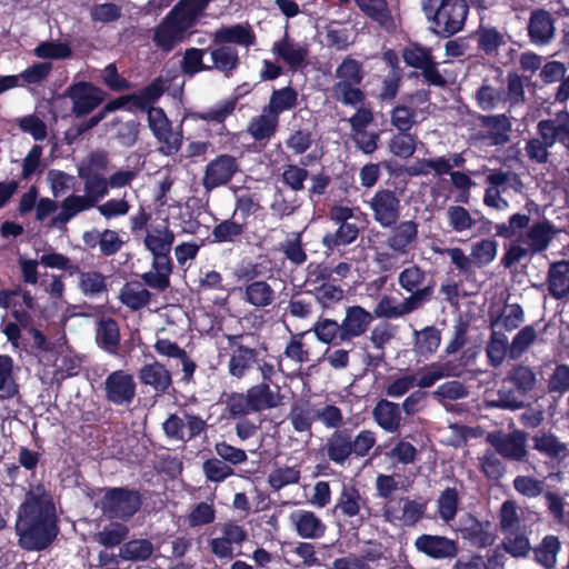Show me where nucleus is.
Returning <instances> with one entry per match:
<instances>
[{
  "label": "nucleus",
  "instance_id": "obj_1",
  "mask_svg": "<svg viewBox=\"0 0 569 569\" xmlns=\"http://www.w3.org/2000/svg\"><path fill=\"white\" fill-rule=\"evenodd\" d=\"M18 545L26 551H43L57 539L60 528L56 506L41 482L31 486L18 510Z\"/></svg>",
  "mask_w": 569,
  "mask_h": 569
},
{
  "label": "nucleus",
  "instance_id": "obj_2",
  "mask_svg": "<svg viewBox=\"0 0 569 569\" xmlns=\"http://www.w3.org/2000/svg\"><path fill=\"white\" fill-rule=\"evenodd\" d=\"M376 442V433L369 429H362L358 433L348 427L333 430L318 449V455L325 459V465L319 463L317 468L323 470L329 467V462L345 467L352 459L367 457Z\"/></svg>",
  "mask_w": 569,
  "mask_h": 569
},
{
  "label": "nucleus",
  "instance_id": "obj_3",
  "mask_svg": "<svg viewBox=\"0 0 569 569\" xmlns=\"http://www.w3.org/2000/svg\"><path fill=\"white\" fill-rule=\"evenodd\" d=\"M373 320L375 316L371 312L361 306L355 305L347 307L341 322L320 316L310 331L323 345L355 348L353 340L363 336Z\"/></svg>",
  "mask_w": 569,
  "mask_h": 569
},
{
  "label": "nucleus",
  "instance_id": "obj_4",
  "mask_svg": "<svg viewBox=\"0 0 569 569\" xmlns=\"http://www.w3.org/2000/svg\"><path fill=\"white\" fill-rule=\"evenodd\" d=\"M184 0H179L153 28L152 42L163 53L171 52L192 33L200 18Z\"/></svg>",
  "mask_w": 569,
  "mask_h": 569
},
{
  "label": "nucleus",
  "instance_id": "obj_5",
  "mask_svg": "<svg viewBox=\"0 0 569 569\" xmlns=\"http://www.w3.org/2000/svg\"><path fill=\"white\" fill-rule=\"evenodd\" d=\"M537 136L530 138L525 146L526 156L530 161L543 164L549 161V149L559 143L569 156V112L560 111L555 118L538 121Z\"/></svg>",
  "mask_w": 569,
  "mask_h": 569
},
{
  "label": "nucleus",
  "instance_id": "obj_6",
  "mask_svg": "<svg viewBox=\"0 0 569 569\" xmlns=\"http://www.w3.org/2000/svg\"><path fill=\"white\" fill-rule=\"evenodd\" d=\"M530 224V214L513 213L508 218L507 222L496 223V236L503 239H512L520 231L527 229L526 241L530 250V254L546 251L557 233L556 227L551 221L545 219L542 221Z\"/></svg>",
  "mask_w": 569,
  "mask_h": 569
},
{
  "label": "nucleus",
  "instance_id": "obj_7",
  "mask_svg": "<svg viewBox=\"0 0 569 569\" xmlns=\"http://www.w3.org/2000/svg\"><path fill=\"white\" fill-rule=\"evenodd\" d=\"M421 4L433 32L442 38L462 30L469 13L467 0H421Z\"/></svg>",
  "mask_w": 569,
  "mask_h": 569
},
{
  "label": "nucleus",
  "instance_id": "obj_8",
  "mask_svg": "<svg viewBox=\"0 0 569 569\" xmlns=\"http://www.w3.org/2000/svg\"><path fill=\"white\" fill-rule=\"evenodd\" d=\"M365 76L366 72L361 61L351 56L345 57L335 71L337 81L331 87L333 100L347 107L365 104L367 94L361 89Z\"/></svg>",
  "mask_w": 569,
  "mask_h": 569
},
{
  "label": "nucleus",
  "instance_id": "obj_9",
  "mask_svg": "<svg viewBox=\"0 0 569 569\" xmlns=\"http://www.w3.org/2000/svg\"><path fill=\"white\" fill-rule=\"evenodd\" d=\"M143 497L137 489L109 487L103 489L99 505L102 515L109 520L127 522L141 509Z\"/></svg>",
  "mask_w": 569,
  "mask_h": 569
},
{
  "label": "nucleus",
  "instance_id": "obj_10",
  "mask_svg": "<svg viewBox=\"0 0 569 569\" xmlns=\"http://www.w3.org/2000/svg\"><path fill=\"white\" fill-rule=\"evenodd\" d=\"M403 62L415 70H420L425 83L430 87L446 88L448 80L439 69L440 63L433 56L432 48L419 42H411L401 50Z\"/></svg>",
  "mask_w": 569,
  "mask_h": 569
},
{
  "label": "nucleus",
  "instance_id": "obj_11",
  "mask_svg": "<svg viewBox=\"0 0 569 569\" xmlns=\"http://www.w3.org/2000/svg\"><path fill=\"white\" fill-rule=\"evenodd\" d=\"M226 340L230 349L228 361V373L238 380L243 379L259 363L260 352L268 351L266 342L260 348H251L242 343L243 333L226 335Z\"/></svg>",
  "mask_w": 569,
  "mask_h": 569
},
{
  "label": "nucleus",
  "instance_id": "obj_12",
  "mask_svg": "<svg viewBox=\"0 0 569 569\" xmlns=\"http://www.w3.org/2000/svg\"><path fill=\"white\" fill-rule=\"evenodd\" d=\"M512 123L505 113L478 114L472 140L485 147L505 146L510 140Z\"/></svg>",
  "mask_w": 569,
  "mask_h": 569
},
{
  "label": "nucleus",
  "instance_id": "obj_13",
  "mask_svg": "<svg viewBox=\"0 0 569 569\" xmlns=\"http://www.w3.org/2000/svg\"><path fill=\"white\" fill-rule=\"evenodd\" d=\"M426 280L427 272L417 264L405 268L398 276L399 286L410 293L406 299L413 301L412 305L418 309L433 298L436 282L433 279Z\"/></svg>",
  "mask_w": 569,
  "mask_h": 569
},
{
  "label": "nucleus",
  "instance_id": "obj_14",
  "mask_svg": "<svg viewBox=\"0 0 569 569\" xmlns=\"http://www.w3.org/2000/svg\"><path fill=\"white\" fill-rule=\"evenodd\" d=\"M163 92V82L161 78H157L137 92L127 96H120L108 101L102 107V109L92 117L98 118L99 124L108 113L122 109L129 102H131L136 108L144 110L149 107V104L156 103L161 98Z\"/></svg>",
  "mask_w": 569,
  "mask_h": 569
},
{
  "label": "nucleus",
  "instance_id": "obj_15",
  "mask_svg": "<svg viewBox=\"0 0 569 569\" xmlns=\"http://www.w3.org/2000/svg\"><path fill=\"white\" fill-rule=\"evenodd\" d=\"M106 91L89 81H78L70 84L64 97L72 102V113L82 118L96 110L106 99Z\"/></svg>",
  "mask_w": 569,
  "mask_h": 569
},
{
  "label": "nucleus",
  "instance_id": "obj_16",
  "mask_svg": "<svg viewBox=\"0 0 569 569\" xmlns=\"http://www.w3.org/2000/svg\"><path fill=\"white\" fill-rule=\"evenodd\" d=\"M143 111L148 112V126L161 143V151L164 154H173L179 151L182 146V134L172 130L171 121L164 110L149 104Z\"/></svg>",
  "mask_w": 569,
  "mask_h": 569
},
{
  "label": "nucleus",
  "instance_id": "obj_17",
  "mask_svg": "<svg viewBox=\"0 0 569 569\" xmlns=\"http://www.w3.org/2000/svg\"><path fill=\"white\" fill-rule=\"evenodd\" d=\"M218 528L221 536L209 540V549L218 559L232 560L238 555L234 553L233 546L241 547L248 539V532L243 526L234 520H227L219 523Z\"/></svg>",
  "mask_w": 569,
  "mask_h": 569
},
{
  "label": "nucleus",
  "instance_id": "obj_18",
  "mask_svg": "<svg viewBox=\"0 0 569 569\" xmlns=\"http://www.w3.org/2000/svg\"><path fill=\"white\" fill-rule=\"evenodd\" d=\"M373 220L382 228L393 227L400 218V199L396 191L379 189L368 201Z\"/></svg>",
  "mask_w": 569,
  "mask_h": 569
},
{
  "label": "nucleus",
  "instance_id": "obj_19",
  "mask_svg": "<svg viewBox=\"0 0 569 569\" xmlns=\"http://www.w3.org/2000/svg\"><path fill=\"white\" fill-rule=\"evenodd\" d=\"M136 389L133 376L121 369L109 373L103 382L106 400L116 406L131 405Z\"/></svg>",
  "mask_w": 569,
  "mask_h": 569
},
{
  "label": "nucleus",
  "instance_id": "obj_20",
  "mask_svg": "<svg viewBox=\"0 0 569 569\" xmlns=\"http://www.w3.org/2000/svg\"><path fill=\"white\" fill-rule=\"evenodd\" d=\"M239 171V162L231 154H219L210 160L202 177V187L210 192L216 188L229 183L233 176Z\"/></svg>",
  "mask_w": 569,
  "mask_h": 569
},
{
  "label": "nucleus",
  "instance_id": "obj_21",
  "mask_svg": "<svg viewBox=\"0 0 569 569\" xmlns=\"http://www.w3.org/2000/svg\"><path fill=\"white\" fill-rule=\"evenodd\" d=\"M556 22L553 14L545 8H535L530 11L527 22V34L530 43L546 47L556 39Z\"/></svg>",
  "mask_w": 569,
  "mask_h": 569
},
{
  "label": "nucleus",
  "instance_id": "obj_22",
  "mask_svg": "<svg viewBox=\"0 0 569 569\" xmlns=\"http://www.w3.org/2000/svg\"><path fill=\"white\" fill-rule=\"evenodd\" d=\"M459 523L461 538L471 547L486 549L495 545L497 535L490 521H481L472 513H466L460 518Z\"/></svg>",
  "mask_w": 569,
  "mask_h": 569
},
{
  "label": "nucleus",
  "instance_id": "obj_23",
  "mask_svg": "<svg viewBox=\"0 0 569 569\" xmlns=\"http://www.w3.org/2000/svg\"><path fill=\"white\" fill-rule=\"evenodd\" d=\"M488 442L506 460L527 461L529 451L527 450V433L525 431L516 430L510 433L489 435Z\"/></svg>",
  "mask_w": 569,
  "mask_h": 569
},
{
  "label": "nucleus",
  "instance_id": "obj_24",
  "mask_svg": "<svg viewBox=\"0 0 569 569\" xmlns=\"http://www.w3.org/2000/svg\"><path fill=\"white\" fill-rule=\"evenodd\" d=\"M413 545L418 552L435 560L453 559L459 553L458 540L446 536L422 533Z\"/></svg>",
  "mask_w": 569,
  "mask_h": 569
},
{
  "label": "nucleus",
  "instance_id": "obj_25",
  "mask_svg": "<svg viewBox=\"0 0 569 569\" xmlns=\"http://www.w3.org/2000/svg\"><path fill=\"white\" fill-rule=\"evenodd\" d=\"M419 224L413 220H403L391 227L387 246L397 256H405L418 240Z\"/></svg>",
  "mask_w": 569,
  "mask_h": 569
},
{
  "label": "nucleus",
  "instance_id": "obj_26",
  "mask_svg": "<svg viewBox=\"0 0 569 569\" xmlns=\"http://www.w3.org/2000/svg\"><path fill=\"white\" fill-rule=\"evenodd\" d=\"M365 507H367V499L362 497L356 485L343 482L332 512L338 517L355 518L360 516L361 509Z\"/></svg>",
  "mask_w": 569,
  "mask_h": 569
},
{
  "label": "nucleus",
  "instance_id": "obj_27",
  "mask_svg": "<svg viewBox=\"0 0 569 569\" xmlns=\"http://www.w3.org/2000/svg\"><path fill=\"white\" fill-rule=\"evenodd\" d=\"M239 100L240 94L238 97H229L228 99L218 101L206 110L192 112L191 118L196 121L200 120L213 126H219V134H224L227 132L224 122L234 113Z\"/></svg>",
  "mask_w": 569,
  "mask_h": 569
},
{
  "label": "nucleus",
  "instance_id": "obj_28",
  "mask_svg": "<svg viewBox=\"0 0 569 569\" xmlns=\"http://www.w3.org/2000/svg\"><path fill=\"white\" fill-rule=\"evenodd\" d=\"M545 286L555 300H569V260H557L549 264Z\"/></svg>",
  "mask_w": 569,
  "mask_h": 569
},
{
  "label": "nucleus",
  "instance_id": "obj_29",
  "mask_svg": "<svg viewBox=\"0 0 569 569\" xmlns=\"http://www.w3.org/2000/svg\"><path fill=\"white\" fill-rule=\"evenodd\" d=\"M471 38L477 43V50L485 57L496 58L501 47L507 44V38L497 27L480 23Z\"/></svg>",
  "mask_w": 569,
  "mask_h": 569
},
{
  "label": "nucleus",
  "instance_id": "obj_30",
  "mask_svg": "<svg viewBox=\"0 0 569 569\" xmlns=\"http://www.w3.org/2000/svg\"><path fill=\"white\" fill-rule=\"evenodd\" d=\"M138 378L140 383L150 386L156 395L170 393L172 386L171 372L159 361L143 365L138 372Z\"/></svg>",
  "mask_w": 569,
  "mask_h": 569
},
{
  "label": "nucleus",
  "instance_id": "obj_31",
  "mask_svg": "<svg viewBox=\"0 0 569 569\" xmlns=\"http://www.w3.org/2000/svg\"><path fill=\"white\" fill-rule=\"evenodd\" d=\"M96 343L109 355L117 356L120 347V328L116 319L101 317L96 321Z\"/></svg>",
  "mask_w": 569,
  "mask_h": 569
},
{
  "label": "nucleus",
  "instance_id": "obj_32",
  "mask_svg": "<svg viewBox=\"0 0 569 569\" xmlns=\"http://www.w3.org/2000/svg\"><path fill=\"white\" fill-rule=\"evenodd\" d=\"M290 521L296 532L303 539H319L326 533V523L310 510H297L291 512Z\"/></svg>",
  "mask_w": 569,
  "mask_h": 569
},
{
  "label": "nucleus",
  "instance_id": "obj_33",
  "mask_svg": "<svg viewBox=\"0 0 569 569\" xmlns=\"http://www.w3.org/2000/svg\"><path fill=\"white\" fill-rule=\"evenodd\" d=\"M247 395L253 412H262L279 407L282 403V395L280 387L276 385V390L271 389V385L259 382L247 389Z\"/></svg>",
  "mask_w": 569,
  "mask_h": 569
},
{
  "label": "nucleus",
  "instance_id": "obj_34",
  "mask_svg": "<svg viewBox=\"0 0 569 569\" xmlns=\"http://www.w3.org/2000/svg\"><path fill=\"white\" fill-rule=\"evenodd\" d=\"M211 64H208L209 71L217 70L230 78L240 66V58L236 48L224 44L208 47Z\"/></svg>",
  "mask_w": 569,
  "mask_h": 569
},
{
  "label": "nucleus",
  "instance_id": "obj_35",
  "mask_svg": "<svg viewBox=\"0 0 569 569\" xmlns=\"http://www.w3.org/2000/svg\"><path fill=\"white\" fill-rule=\"evenodd\" d=\"M359 10L387 31L396 29L395 19L387 0H353Z\"/></svg>",
  "mask_w": 569,
  "mask_h": 569
},
{
  "label": "nucleus",
  "instance_id": "obj_36",
  "mask_svg": "<svg viewBox=\"0 0 569 569\" xmlns=\"http://www.w3.org/2000/svg\"><path fill=\"white\" fill-rule=\"evenodd\" d=\"M375 422L386 432H398L401 427V409L398 403L387 399L377 401L372 409Z\"/></svg>",
  "mask_w": 569,
  "mask_h": 569
},
{
  "label": "nucleus",
  "instance_id": "obj_37",
  "mask_svg": "<svg viewBox=\"0 0 569 569\" xmlns=\"http://www.w3.org/2000/svg\"><path fill=\"white\" fill-rule=\"evenodd\" d=\"M256 33L249 24L237 23L222 27L213 33L214 44L234 43L242 47H251L256 43Z\"/></svg>",
  "mask_w": 569,
  "mask_h": 569
},
{
  "label": "nucleus",
  "instance_id": "obj_38",
  "mask_svg": "<svg viewBox=\"0 0 569 569\" xmlns=\"http://www.w3.org/2000/svg\"><path fill=\"white\" fill-rule=\"evenodd\" d=\"M262 210L263 207L256 193H240L234 197V207L231 217L238 223L243 224L244 230H248L251 220H254Z\"/></svg>",
  "mask_w": 569,
  "mask_h": 569
},
{
  "label": "nucleus",
  "instance_id": "obj_39",
  "mask_svg": "<svg viewBox=\"0 0 569 569\" xmlns=\"http://www.w3.org/2000/svg\"><path fill=\"white\" fill-rule=\"evenodd\" d=\"M94 208L84 194H70L60 203V211L51 219V224L61 227L76 218L79 213Z\"/></svg>",
  "mask_w": 569,
  "mask_h": 569
},
{
  "label": "nucleus",
  "instance_id": "obj_40",
  "mask_svg": "<svg viewBox=\"0 0 569 569\" xmlns=\"http://www.w3.org/2000/svg\"><path fill=\"white\" fill-rule=\"evenodd\" d=\"M272 51L295 70L306 63L309 54L306 46L293 43L287 34L283 39L274 42Z\"/></svg>",
  "mask_w": 569,
  "mask_h": 569
},
{
  "label": "nucleus",
  "instance_id": "obj_41",
  "mask_svg": "<svg viewBox=\"0 0 569 569\" xmlns=\"http://www.w3.org/2000/svg\"><path fill=\"white\" fill-rule=\"evenodd\" d=\"M337 226L338 229L335 232H327L322 238L323 247L331 252L351 244L360 234V228L356 222L346 221Z\"/></svg>",
  "mask_w": 569,
  "mask_h": 569
},
{
  "label": "nucleus",
  "instance_id": "obj_42",
  "mask_svg": "<svg viewBox=\"0 0 569 569\" xmlns=\"http://www.w3.org/2000/svg\"><path fill=\"white\" fill-rule=\"evenodd\" d=\"M531 440L532 448L551 460H559L566 456V445L551 431H539Z\"/></svg>",
  "mask_w": 569,
  "mask_h": 569
},
{
  "label": "nucleus",
  "instance_id": "obj_43",
  "mask_svg": "<svg viewBox=\"0 0 569 569\" xmlns=\"http://www.w3.org/2000/svg\"><path fill=\"white\" fill-rule=\"evenodd\" d=\"M440 342L441 331L435 326H427L421 330H415L413 350L426 359L437 352Z\"/></svg>",
  "mask_w": 569,
  "mask_h": 569
},
{
  "label": "nucleus",
  "instance_id": "obj_44",
  "mask_svg": "<svg viewBox=\"0 0 569 569\" xmlns=\"http://www.w3.org/2000/svg\"><path fill=\"white\" fill-rule=\"evenodd\" d=\"M298 106V91L291 86L280 89H274L270 97L268 104L264 106L268 112L280 119V114L295 109Z\"/></svg>",
  "mask_w": 569,
  "mask_h": 569
},
{
  "label": "nucleus",
  "instance_id": "obj_45",
  "mask_svg": "<svg viewBox=\"0 0 569 569\" xmlns=\"http://www.w3.org/2000/svg\"><path fill=\"white\" fill-rule=\"evenodd\" d=\"M279 121L280 119L263 108L261 114L253 117L250 120L247 127V132L256 141L270 140L277 132Z\"/></svg>",
  "mask_w": 569,
  "mask_h": 569
},
{
  "label": "nucleus",
  "instance_id": "obj_46",
  "mask_svg": "<svg viewBox=\"0 0 569 569\" xmlns=\"http://www.w3.org/2000/svg\"><path fill=\"white\" fill-rule=\"evenodd\" d=\"M242 299L256 308H266L273 303L276 292L267 281L256 280L244 287Z\"/></svg>",
  "mask_w": 569,
  "mask_h": 569
},
{
  "label": "nucleus",
  "instance_id": "obj_47",
  "mask_svg": "<svg viewBox=\"0 0 569 569\" xmlns=\"http://www.w3.org/2000/svg\"><path fill=\"white\" fill-rule=\"evenodd\" d=\"M533 559L546 569H553L557 563V556L561 550V542L557 536L547 535L540 543L531 548Z\"/></svg>",
  "mask_w": 569,
  "mask_h": 569
},
{
  "label": "nucleus",
  "instance_id": "obj_48",
  "mask_svg": "<svg viewBox=\"0 0 569 569\" xmlns=\"http://www.w3.org/2000/svg\"><path fill=\"white\" fill-rule=\"evenodd\" d=\"M413 301L403 299L401 302H397L395 298L390 296H383L375 307L373 316L386 319H398L406 315H409L416 310H419L412 305Z\"/></svg>",
  "mask_w": 569,
  "mask_h": 569
},
{
  "label": "nucleus",
  "instance_id": "obj_49",
  "mask_svg": "<svg viewBox=\"0 0 569 569\" xmlns=\"http://www.w3.org/2000/svg\"><path fill=\"white\" fill-rule=\"evenodd\" d=\"M502 547L512 558H527L531 551L528 532L525 527L502 532Z\"/></svg>",
  "mask_w": 569,
  "mask_h": 569
},
{
  "label": "nucleus",
  "instance_id": "obj_50",
  "mask_svg": "<svg viewBox=\"0 0 569 569\" xmlns=\"http://www.w3.org/2000/svg\"><path fill=\"white\" fill-rule=\"evenodd\" d=\"M78 288L84 297H99L108 291V277L97 270L82 271L79 269Z\"/></svg>",
  "mask_w": 569,
  "mask_h": 569
},
{
  "label": "nucleus",
  "instance_id": "obj_51",
  "mask_svg": "<svg viewBox=\"0 0 569 569\" xmlns=\"http://www.w3.org/2000/svg\"><path fill=\"white\" fill-rule=\"evenodd\" d=\"M129 527L120 520H111L96 535V541L106 547H121L129 537Z\"/></svg>",
  "mask_w": 569,
  "mask_h": 569
},
{
  "label": "nucleus",
  "instance_id": "obj_52",
  "mask_svg": "<svg viewBox=\"0 0 569 569\" xmlns=\"http://www.w3.org/2000/svg\"><path fill=\"white\" fill-rule=\"evenodd\" d=\"M490 329L491 333L486 346V355L489 365L497 368L505 361L507 355H510V345L502 330Z\"/></svg>",
  "mask_w": 569,
  "mask_h": 569
},
{
  "label": "nucleus",
  "instance_id": "obj_53",
  "mask_svg": "<svg viewBox=\"0 0 569 569\" xmlns=\"http://www.w3.org/2000/svg\"><path fill=\"white\" fill-rule=\"evenodd\" d=\"M288 418L297 432H310L317 418L309 401H296L291 405Z\"/></svg>",
  "mask_w": 569,
  "mask_h": 569
},
{
  "label": "nucleus",
  "instance_id": "obj_54",
  "mask_svg": "<svg viewBox=\"0 0 569 569\" xmlns=\"http://www.w3.org/2000/svg\"><path fill=\"white\" fill-rule=\"evenodd\" d=\"M505 382L510 383L518 396H525L535 388L537 379L530 367L517 365L509 370Z\"/></svg>",
  "mask_w": 569,
  "mask_h": 569
},
{
  "label": "nucleus",
  "instance_id": "obj_55",
  "mask_svg": "<svg viewBox=\"0 0 569 569\" xmlns=\"http://www.w3.org/2000/svg\"><path fill=\"white\" fill-rule=\"evenodd\" d=\"M453 369L455 366H452L450 362H432L419 371L418 378L416 377L415 386H417L420 390L430 388L442 378L456 376V373L452 371Z\"/></svg>",
  "mask_w": 569,
  "mask_h": 569
},
{
  "label": "nucleus",
  "instance_id": "obj_56",
  "mask_svg": "<svg viewBox=\"0 0 569 569\" xmlns=\"http://www.w3.org/2000/svg\"><path fill=\"white\" fill-rule=\"evenodd\" d=\"M247 230L232 217L221 220L211 231L213 243H236L241 240Z\"/></svg>",
  "mask_w": 569,
  "mask_h": 569
},
{
  "label": "nucleus",
  "instance_id": "obj_57",
  "mask_svg": "<svg viewBox=\"0 0 569 569\" xmlns=\"http://www.w3.org/2000/svg\"><path fill=\"white\" fill-rule=\"evenodd\" d=\"M153 550V545L149 539H131L119 548V557L133 562L147 561Z\"/></svg>",
  "mask_w": 569,
  "mask_h": 569
},
{
  "label": "nucleus",
  "instance_id": "obj_58",
  "mask_svg": "<svg viewBox=\"0 0 569 569\" xmlns=\"http://www.w3.org/2000/svg\"><path fill=\"white\" fill-rule=\"evenodd\" d=\"M523 321V309L519 303L507 305L500 315L490 318V328L505 331L516 330Z\"/></svg>",
  "mask_w": 569,
  "mask_h": 569
},
{
  "label": "nucleus",
  "instance_id": "obj_59",
  "mask_svg": "<svg viewBox=\"0 0 569 569\" xmlns=\"http://www.w3.org/2000/svg\"><path fill=\"white\" fill-rule=\"evenodd\" d=\"M473 99L481 110L491 111L505 101V91L502 88H495L485 79L476 90Z\"/></svg>",
  "mask_w": 569,
  "mask_h": 569
},
{
  "label": "nucleus",
  "instance_id": "obj_60",
  "mask_svg": "<svg viewBox=\"0 0 569 569\" xmlns=\"http://www.w3.org/2000/svg\"><path fill=\"white\" fill-rule=\"evenodd\" d=\"M174 233L167 226L156 228L152 233L144 237V246L152 253H170L174 242Z\"/></svg>",
  "mask_w": 569,
  "mask_h": 569
},
{
  "label": "nucleus",
  "instance_id": "obj_61",
  "mask_svg": "<svg viewBox=\"0 0 569 569\" xmlns=\"http://www.w3.org/2000/svg\"><path fill=\"white\" fill-rule=\"evenodd\" d=\"M19 393V385L13 378V360L8 355H0V398L11 399Z\"/></svg>",
  "mask_w": 569,
  "mask_h": 569
},
{
  "label": "nucleus",
  "instance_id": "obj_62",
  "mask_svg": "<svg viewBox=\"0 0 569 569\" xmlns=\"http://www.w3.org/2000/svg\"><path fill=\"white\" fill-rule=\"evenodd\" d=\"M479 470L488 480L498 482L506 475L507 466L496 451L488 449L479 458Z\"/></svg>",
  "mask_w": 569,
  "mask_h": 569
},
{
  "label": "nucleus",
  "instance_id": "obj_63",
  "mask_svg": "<svg viewBox=\"0 0 569 569\" xmlns=\"http://www.w3.org/2000/svg\"><path fill=\"white\" fill-rule=\"evenodd\" d=\"M109 163L110 160L106 150H93L78 167V174L103 176L109 167Z\"/></svg>",
  "mask_w": 569,
  "mask_h": 569
},
{
  "label": "nucleus",
  "instance_id": "obj_64",
  "mask_svg": "<svg viewBox=\"0 0 569 569\" xmlns=\"http://www.w3.org/2000/svg\"><path fill=\"white\" fill-rule=\"evenodd\" d=\"M418 110L410 107L405 101L398 103L390 111V123L398 131H410L411 128L418 122Z\"/></svg>",
  "mask_w": 569,
  "mask_h": 569
}]
</instances>
